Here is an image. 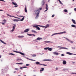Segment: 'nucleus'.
<instances>
[{
  "label": "nucleus",
  "mask_w": 76,
  "mask_h": 76,
  "mask_svg": "<svg viewBox=\"0 0 76 76\" xmlns=\"http://www.w3.org/2000/svg\"><path fill=\"white\" fill-rule=\"evenodd\" d=\"M40 11L39 10H36L34 11V12H35L36 13L37 15L35 18V19H37L39 17V14L40 13Z\"/></svg>",
  "instance_id": "f257e3e1"
},
{
  "label": "nucleus",
  "mask_w": 76,
  "mask_h": 76,
  "mask_svg": "<svg viewBox=\"0 0 76 76\" xmlns=\"http://www.w3.org/2000/svg\"><path fill=\"white\" fill-rule=\"evenodd\" d=\"M37 25H36L35 26H33V27L36 28L37 29H38V30L40 31L41 30V29L39 28V27H38Z\"/></svg>",
  "instance_id": "f03ea898"
},
{
  "label": "nucleus",
  "mask_w": 76,
  "mask_h": 76,
  "mask_svg": "<svg viewBox=\"0 0 76 76\" xmlns=\"http://www.w3.org/2000/svg\"><path fill=\"white\" fill-rule=\"evenodd\" d=\"M13 52H15V53H19L21 55L23 56H25V55L24 53H21V52H18V51H14V50H13L12 51Z\"/></svg>",
  "instance_id": "7ed1b4c3"
},
{
  "label": "nucleus",
  "mask_w": 76,
  "mask_h": 76,
  "mask_svg": "<svg viewBox=\"0 0 76 76\" xmlns=\"http://www.w3.org/2000/svg\"><path fill=\"white\" fill-rule=\"evenodd\" d=\"M25 19V17H24V16H23V17L22 18V19H21V20H16V19H14L13 20V21H23Z\"/></svg>",
  "instance_id": "20e7f679"
},
{
  "label": "nucleus",
  "mask_w": 76,
  "mask_h": 76,
  "mask_svg": "<svg viewBox=\"0 0 76 76\" xmlns=\"http://www.w3.org/2000/svg\"><path fill=\"white\" fill-rule=\"evenodd\" d=\"M13 25L14 26H12V30L11 31V32H13V31H14L15 30V27H16V25H15V24H13Z\"/></svg>",
  "instance_id": "39448f33"
},
{
  "label": "nucleus",
  "mask_w": 76,
  "mask_h": 76,
  "mask_svg": "<svg viewBox=\"0 0 76 76\" xmlns=\"http://www.w3.org/2000/svg\"><path fill=\"white\" fill-rule=\"evenodd\" d=\"M12 4L14 5V7H16L18 6V5H17V4H16V3H15V2H12Z\"/></svg>",
  "instance_id": "423d86ee"
},
{
  "label": "nucleus",
  "mask_w": 76,
  "mask_h": 76,
  "mask_svg": "<svg viewBox=\"0 0 76 76\" xmlns=\"http://www.w3.org/2000/svg\"><path fill=\"white\" fill-rule=\"evenodd\" d=\"M48 4H46V7H45V9L46 10H45V12H46L48 10Z\"/></svg>",
  "instance_id": "0eeeda50"
},
{
  "label": "nucleus",
  "mask_w": 76,
  "mask_h": 76,
  "mask_svg": "<svg viewBox=\"0 0 76 76\" xmlns=\"http://www.w3.org/2000/svg\"><path fill=\"white\" fill-rule=\"evenodd\" d=\"M45 4V2L44 1H42V2L41 3V5L42 6H43Z\"/></svg>",
  "instance_id": "6e6552de"
},
{
  "label": "nucleus",
  "mask_w": 76,
  "mask_h": 76,
  "mask_svg": "<svg viewBox=\"0 0 76 76\" xmlns=\"http://www.w3.org/2000/svg\"><path fill=\"white\" fill-rule=\"evenodd\" d=\"M27 7L26 5L25 6V12H27Z\"/></svg>",
  "instance_id": "1a4fd4ad"
},
{
  "label": "nucleus",
  "mask_w": 76,
  "mask_h": 76,
  "mask_svg": "<svg viewBox=\"0 0 76 76\" xmlns=\"http://www.w3.org/2000/svg\"><path fill=\"white\" fill-rule=\"evenodd\" d=\"M29 30L28 29H26L25 31H24V32H27L29 31Z\"/></svg>",
  "instance_id": "9d476101"
},
{
  "label": "nucleus",
  "mask_w": 76,
  "mask_h": 76,
  "mask_svg": "<svg viewBox=\"0 0 76 76\" xmlns=\"http://www.w3.org/2000/svg\"><path fill=\"white\" fill-rule=\"evenodd\" d=\"M72 21L74 24H76V21H75V20H74L73 19H72Z\"/></svg>",
  "instance_id": "9b49d317"
},
{
  "label": "nucleus",
  "mask_w": 76,
  "mask_h": 76,
  "mask_svg": "<svg viewBox=\"0 0 76 76\" xmlns=\"http://www.w3.org/2000/svg\"><path fill=\"white\" fill-rule=\"evenodd\" d=\"M46 26H45V28H46L49 27L50 25L48 24L47 25H46Z\"/></svg>",
  "instance_id": "f8f14e48"
},
{
  "label": "nucleus",
  "mask_w": 76,
  "mask_h": 76,
  "mask_svg": "<svg viewBox=\"0 0 76 76\" xmlns=\"http://www.w3.org/2000/svg\"><path fill=\"white\" fill-rule=\"evenodd\" d=\"M66 63L67 62H66V61H63V64L64 65L66 64Z\"/></svg>",
  "instance_id": "ddd939ff"
},
{
  "label": "nucleus",
  "mask_w": 76,
  "mask_h": 76,
  "mask_svg": "<svg viewBox=\"0 0 76 76\" xmlns=\"http://www.w3.org/2000/svg\"><path fill=\"white\" fill-rule=\"evenodd\" d=\"M53 53L56 55H58V53H56V52H54Z\"/></svg>",
  "instance_id": "4468645a"
},
{
  "label": "nucleus",
  "mask_w": 76,
  "mask_h": 76,
  "mask_svg": "<svg viewBox=\"0 0 76 76\" xmlns=\"http://www.w3.org/2000/svg\"><path fill=\"white\" fill-rule=\"evenodd\" d=\"M0 42H2V43H3L4 44L6 45V43H5L4 41H2L0 39Z\"/></svg>",
  "instance_id": "2eb2a0df"
},
{
  "label": "nucleus",
  "mask_w": 76,
  "mask_h": 76,
  "mask_svg": "<svg viewBox=\"0 0 76 76\" xmlns=\"http://www.w3.org/2000/svg\"><path fill=\"white\" fill-rule=\"evenodd\" d=\"M44 70V68H42L41 69V70L40 71V72L43 71Z\"/></svg>",
  "instance_id": "dca6fc26"
},
{
  "label": "nucleus",
  "mask_w": 76,
  "mask_h": 76,
  "mask_svg": "<svg viewBox=\"0 0 76 76\" xmlns=\"http://www.w3.org/2000/svg\"><path fill=\"white\" fill-rule=\"evenodd\" d=\"M38 26L40 27H41L42 28H45V26H40V25H37Z\"/></svg>",
  "instance_id": "f3484780"
},
{
  "label": "nucleus",
  "mask_w": 76,
  "mask_h": 76,
  "mask_svg": "<svg viewBox=\"0 0 76 76\" xmlns=\"http://www.w3.org/2000/svg\"><path fill=\"white\" fill-rule=\"evenodd\" d=\"M66 54H68L69 55H72V53H71L69 52H67L66 53Z\"/></svg>",
  "instance_id": "a211bd4d"
},
{
  "label": "nucleus",
  "mask_w": 76,
  "mask_h": 76,
  "mask_svg": "<svg viewBox=\"0 0 76 76\" xmlns=\"http://www.w3.org/2000/svg\"><path fill=\"white\" fill-rule=\"evenodd\" d=\"M3 22H4V23H6L7 22V20H5V19L3 20V21H2V22H3Z\"/></svg>",
  "instance_id": "6ab92c4d"
},
{
  "label": "nucleus",
  "mask_w": 76,
  "mask_h": 76,
  "mask_svg": "<svg viewBox=\"0 0 76 76\" xmlns=\"http://www.w3.org/2000/svg\"><path fill=\"white\" fill-rule=\"evenodd\" d=\"M35 64H37V65H38V64H40V63L39 62H35Z\"/></svg>",
  "instance_id": "aec40b11"
},
{
  "label": "nucleus",
  "mask_w": 76,
  "mask_h": 76,
  "mask_svg": "<svg viewBox=\"0 0 76 76\" xmlns=\"http://www.w3.org/2000/svg\"><path fill=\"white\" fill-rule=\"evenodd\" d=\"M31 32H34V33H36V34L37 33V32L36 31H34L32 30L31 31Z\"/></svg>",
  "instance_id": "412c9836"
},
{
  "label": "nucleus",
  "mask_w": 76,
  "mask_h": 76,
  "mask_svg": "<svg viewBox=\"0 0 76 76\" xmlns=\"http://www.w3.org/2000/svg\"><path fill=\"white\" fill-rule=\"evenodd\" d=\"M60 48V49H68L67 48H63V47H62V48Z\"/></svg>",
  "instance_id": "4be33fe9"
},
{
  "label": "nucleus",
  "mask_w": 76,
  "mask_h": 76,
  "mask_svg": "<svg viewBox=\"0 0 76 76\" xmlns=\"http://www.w3.org/2000/svg\"><path fill=\"white\" fill-rule=\"evenodd\" d=\"M66 33V31H64L61 33H59V34H63V33Z\"/></svg>",
  "instance_id": "5701e85b"
},
{
  "label": "nucleus",
  "mask_w": 76,
  "mask_h": 76,
  "mask_svg": "<svg viewBox=\"0 0 76 76\" xmlns=\"http://www.w3.org/2000/svg\"><path fill=\"white\" fill-rule=\"evenodd\" d=\"M24 37V36H18V38H23Z\"/></svg>",
  "instance_id": "b1692460"
},
{
  "label": "nucleus",
  "mask_w": 76,
  "mask_h": 76,
  "mask_svg": "<svg viewBox=\"0 0 76 76\" xmlns=\"http://www.w3.org/2000/svg\"><path fill=\"white\" fill-rule=\"evenodd\" d=\"M42 39V38H40L39 37H38V38H37V40H40L41 39Z\"/></svg>",
  "instance_id": "393cba45"
},
{
  "label": "nucleus",
  "mask_w": 76,
  "mask_h": 76,
  "mask_svg": "<svg viewBox=\"0 0 76 76\" xmlns=\"http://www.w3.org/2000/svg\"><path fill=\"white\" fill-rule=\"evenodd\" d=\"M7 15H8L9 16H10V17H13V16H12V15H10V14H7Z\"/></svg>",
  "instance_id": "a878e982"
},
{
  "label": "nucleus",
  "mask_w": 76,
  "mask_h": 76,
  "mask_svg": "<svg viewBox=\"0 0 76 76\" xmlns=\"http://www.w3.org/2000/svg\"><path fill=\"white\" fill-rule=\"evenodd\" d=\"M16 64H20V65H22L23 64V63H16Z\"/></svg>",
  "instance_id": "bb28decb"
},
{
  "label": "nucleus",
  "mask_w": 76,
  "mask_h": 76,
  "mask_svg": "<svg viewBox=\"0 0 76 76\" xmlns=\"http://www.w3.org/2000/svg\"><path fill=\"white\" fill-rule=\"evenodd\" d=\"M59 33H55V34H53L52 35V36H53V35H55L56 34H59Z\"/></svg>",
  "instance_id": "cd10ccee"
},
{
  "label": "nucleus",
  "mask_w": 76,
  "mask_h": 76,
  "mask_svg": "<svg viewBox=\"0 0 76 76\" xmlns=\"http://www.w3.org/2000/svg\"><path fill=\"white\" fill-rule=\"evenodd\" d=\"M48 50H50V51H51L52 50V48H49Z\"/></svg>",
  "instance_id": "c85d7f7f"
},
{
  "label": "nucleus",
  "mask_w": 76,
  "mask_h": 76,
  "mask_svg": "<svg viewBox=\"0 0 76 76\" xmlns=\"http://www.w3.org/2000/svg\"><path fill=\"white\" fill-rule=\"evenodd\" d=\"M9 55H13V56H15V54H14L12 53H9Z\"/></svg>",
  "instance_id": "c756f323"
},
{
  "label": "nucleus",
  "mask_w": 76,
  "mask_h": 76,
  "mask_svg": "<svg viewBox=\"0 0 76 76\" xmlns=\"http://www.w3.org/2000/svg\"><path fill=\"white\" fill-rule=\"evenodd\" d=\"M71 26L72 27L75 28V25H71Z\"/></svg>",
  "instance_id": "7c9ffc66"
},
{
  "label": "nucleus",
  "mask_w": 76,
  "mask_h": 76,
  "mask_svg": "<svg viewBox=\"0 0 76 76\" xmlns=\"http://www.w3.org/2000/svg\"><path fill=\"white\" fill-rule=\"evenodd\" d=\"M49 48H44V50H47Z\"/></svg>",
  "instance_id": "2f4dec72"
},
{
  "label": "nucleus",
  "mask_w": 76,
  "mask_h": 76,
  "mask_svg": "<svg viewBox=\"0 0 76 76\" xmlns=\"http://www.w3.org/2000/svg\"><path fill=\"white\" fill-rule=\"evenodd\" d=\"M64 12H67L68 11H67V10H64Z\"/></svg>",
  "instance_id": "473e14b6"
},
{
  "label": "nucleus",
  "mask_w": 76,
  "mask_h": 76,
  "mask_svg": "<svg viewBox=\"0 0 76 76\" xmlns=\"http://www.w3.org/2000/svg\"><path fill=\"white\" fill-rule=\"evenodd\" d=\"M32 56L34 57H35L36 56V55L35 54H34L33 55H32Z\"/></svg>",
  "instance_id": "72a5a7b5"
},
{
  "label": "nucleus",
  "mask_w": 76,
  "mask_h": 76,
  "mask_svg": "<svg viewBox=\"0 0 76 76\" xmlns=\"http://www.w3.org/2000/svg\"><path fill=\"white\" fill-rule=\"evenodd\" d=\"M21 60V59H18L17 60V61H20Z\"/></svg>",
  "instance_id": "f704fd0d"
},
{
  "label": "nucleus",
  "mask_w": 76,
  "mask_h": 76,
  "mask_svg": "<svg viewBox=\"0 0 76 76\" xmlns=\"http://www.w3.org/2000/svg\"><path fill=\"white\" fill-rule=\"evenodd\" d=\"M27 34L29 36H31L32 35V34Z\"/></svg>",
  "instance_id": "c9c22d12"
},
{
  "label": "nucleus",
  "mask_w": 76,
  "mask_h": 76,
  "mask_svg": "<svg viewBox=\"0 0 76 76\" xmlns=\"http://www.w3.org/2000/svg\"><path fill=\"white\" fill-rule=\"evenodd\" d=\"M65 39H66L68 41H70V40L69 39H68L67 38H65Z\"/></svg>",
  "instance_id": "e433bc0d"
},
{
  "label": "nucleus",
  "mask_w": 76,
  "mask_h": 76,
  "mask_svg": "<svg viewBox=\"0 0 76 76\" xmlns=\"http://www.w3.org/2000/svg\"><path fill=\"white\" fill-rule=\"evenodd\" d=\"M39 65H43V66H46V65H45V64H40Z\"/></svg>",
  "instance_id": "4c0bfd02"
},
{
  "label": "nucleus",
  "mask_w": 76,
  "mask_h": 76,
  "mask_svg": "<svg viewBox=\"0 0 76 76\" xmlns=\"http://www.w3.org/2000/svg\"><path fill=\"white\" fill-rule=\"evenodd\" d=\"M54 16H55V15L54 14H53V15H52V18H54Z\"/></svg>",
  "instance_id": "58836bf2"
},
{
  "label": "nucleus",
  "mask_w": 76,
  "mask_h": 76,
  "mask_svg": "<svg viewBox=\"0 0 76 76\" xmlns=\"http://www.w3.org/2000/svg\"><path fill=\"white\" fill-rule=\"evenodd\" d=\"M15 69V70H18V69L17 68H16Z\"/></svg>",
  "instance_id": "ea45409f"
},
{
  "label": "nucleus",
  "mask_w": 76,
  "mask_h": 76,
  "mask_svg": "<svg viewBox=\"0 0 76 76\" xmlns=\"http://www.w3.org/2000/svg\"><path fill=\"white\" fill-rule=\"evenodd\" d=\"M49 61V60H43V61Z\"/></svg>",
  "instance_id": "a19ab883"
},
{
  "label": "nucleus",
  "mask_w": 76,
  "mask_h": 76,
  "mask_svg": "<svg viewBox=\"0 0 76 76\" xmlns=\"http://www.w3.org/2000/svg\"><path fill=\"white\" fill-rule=\"evenodd\" d=\"M0 1H4L5 2V1L4 0H0Z\"/></svg>",
  "instance_id": "79ce46f5"
},
{
  "label": "nucleus",
  "mask_w": 76,
  "mask_h": 76,
  "mask_svg": "<svg viewBox=\"0 0 76 76\" xmlns=\"http://www.w3.org/2000/svg\"><path fill=\"white\" fill-rule=\"evenodd\" d=\"M29 60L32 61H35V60H32V59H29Z\"/></svg>",
  "instance_id": "37998d69"
},
{
  "label": "nucleus",
  "mask_w": 76,
  "mask_h": 76,
  "mask_svg": "<svg viewBox=\"0 0 76 76\" xmlns=\"http://www.w3.org/2000/svg\"><path fill=\"white\" fill-rule=\"evenodd\" d=\"M2 23V25H4L5 24V23Z\"/></svg>",
  "instance_id": "c03bdc74"
},
{
  "label": "nucleus",
  "mask_w": 76,
  "mask_h": 76,
  "mask_svg": "<svg viewBox=\"0 0 76 76\" xmlns=\"http://www.w3.org/2000/svg\"><path fill=\"white\" fill-rule=\"evenodd\" d=\"M47 42V43H50L51 42H50V41H47V42Z\"/></svg>",
  "instance_id": "a18cd8bd"
},
{
  "label": "nucleus",
  "mask_w": 76,
  "mask_h": 76,
  "mask_svg": "<svg viewBox=\"0 0 76 76\" xmlns=\"http://www.w3.org/2000/svg\"><path fill=\"white\" fill-rule=\"evenodd\" d=\"M69 42H70L71 43H73V42L71 41H70H70H69Z\"/></svg>",
  "instance_id": "49530a36"
},
{
  "label": "nucleus",
  "mask_w": 76,
  "mask_h": 76,
  "mask_svg": "<svg viewBox=\"0 0 76 76\" xmlns=\"http://www.w3.org/2000/svg\"><path fill=\"white\" fill-rule=\"evenodd\" d=\"M71 74H76V73H72Z\"/></svg>",
  "instance_id": "de8ad7c7"
},
{
  "label": "nucleus",
  "mask_w": 76,
  "mask_h": 76,
  "mask_svg": "<svg viewBox=\"0 0 76 76\" xmlns=\"http://www.w3.org/2000/svg\"><path fill=\"white\" fill-rule=\"evenodd\" d=\"M61 56H64V54H61Z\"/></svg>",
  "instance_id": "09e8293b"
},
{
  "label": "nucleus",
  "mask_w": 76,
  "mask_h": 76,
  "mask_svg": "<svg viewBox=\"0 0 76 76\" xmlns=\"http://www.w3.org/2000/svg\"><path fill=\"white\" fill-rule=\"evenodd\" d=\"M39 10H42V8H40L39 9Z\"/></svg>",
  "instance_id": "8fccbe9b"
},
{
  "label": "nucleus",
  "mask_w": 76,
  "mask_h": 76,
  "mask_svg": "<svg viewBox=\"0 0 76 76\" xmlns=\"http://www.w3.org/2000/svg\"><path fill=\"white\" fill-rule=\"evenodd\" d=\"M26 66H28L29 65V64H26Z\"/></svg>",
  "instance_id": "3c124183"
},
{
  "label": "nucleus",
  "mask_w": 76,
  "mask_h": 76,
  "mask_svg": "<svg viewBox=\"0 0 76 76\" xmlns=\"http://www.w3.org/2000/svg\"><path fill=\"white\" fill-rule=\"evenodd\" d=\"M19 16V17H23V16H22V15H20Z\"/></svg>",
  "instance_id": "603ef678"
},
{
  "label": "nucleus",
  "mask_w": 76,
  "mask_h": 76,
  "mask_svg": "<svg viewBox=\"0 0 76 76\" xmlns=\"http://www.w3.org/2000/svg\"><path fill=\"white\" fill-rule=\"evenodd\" d=\"M74 10L75 11H76V8H74Z\"/></svg>",
  "instance_id": "864d4df0"
},
{
  "label": "nucleus",
  "mask_w": 76,
  "mask_h": 76,
  "mask_svg": "<svg viewBox=\"0 0 76 76\" xmlns=\"http://www.w3.org/2000/svg\"><path fill=\"white\" fill-rule=\"evenodd\" d=\"M23 67H20V69H23Z\"/></svg>",
  "instance_id": "5fc2aeb1"
},
{
  "label": "nucleus",
  "mask_w": 76,
  "mask_h": 76,
  "mask_svg": "<svg viewBox=\"0 0 76 76\" xmlns=\"http://www.w3.org/2000/svg\"><path fill=\"white\" fill-rule=\"evenodd\" d=\"M27 68V67H26V66L23 67V68Z\"/></svg>",
  "instance_id": "6e6d98bb"
},
{
  "label": "nucleus",
  "mask_w": 76,
  "mask_h": 76,
  "mask_svg": "<svg viewBox=\"0 0 76 76\" xmlns=\"http://www.w3.org/2000/svg\"><path fill=\"white\" fill-rule=\"evenodd\" d=\"M56 70H57L58 69V68H57V67L56 69Z\"/></svg>",
  "instance_id": "4d7b16f0"
},
{
  "label": "nucleus",
  "mask_w": 76,
  "mask_h": 76,
  "mask_svg": "<svg viewBox=\"0 0 76 76\" xmlns=\"http://www.w3.org/2000/svg\"><path fill=\"white\" fill-rule=\"evenodd\" d=\"M13 17H14V18H17V17H14V16H13Z\"/></svg>",
  "instance_id": "13d9d810"
},
{
  "label": "nucleus",
  "mask_w": 76,
  "mask_h": 76,
  "mask_svg": "<svg viewBox=\"0 0 76 76\" xmlns=\"http://www.w3.org/2000/svg\"><path fill=\"white\" fill-rule=\"evenodd\" d=\"M33 35L34 37H35V35L34 34H33V35Z\"/></svg>",
  "instance_id": "bf43d9fd"
},
{
  "label": "nucleus",
  "mask_w": 76,
  "mask_h": 76,
  "mask_svg": "<svg viewBox=\"0 0 76 76\" xmlns=\"http://www.w3.org/2000/svg\"><path fill=\"white\" fill-rule=\"evenodd\" d=\"M0 11H3V10H0Z\"/></svg>",
  "instance_id": "052dcab7"
},
{
  "label": "nucleus",
  "mask_w": 76,
  "mask_h": 76,
  "mask_svg": "<svg viewBox=\"0 0 76 76\" xmlns=\"http://www.w3.org/2000/svg\"><path fill=\"white\" fill-rule=\"evenodd\" d=\"M1 56L0 55V58H1Z\"/></svg>",
  "instance_id": "680f3d73"
},
{
  "label": "nucleus",
  "mask_w": 76,
  "mask_h": 76,
  "mask_svg": "<svg viewBox=\"0 0 76 76\" xmlns=\"http://www.w3.org/2000/svg\"><path fill=\"white\" fill-rule=\"evenodd\" d=\"M17 19H20V18H18V17H17Z\"/></svg>",
  "instance_id": "e2e57ef3"
},
{
  "label": "nucleus",
  "mask_w": 76,
  "mask_h": 76,
  "mask_svg": "<svg viewBox=\"0 0 76 76\" xmlns=\"http://www.w3.org/2000/svg\"><path fill=\"white\" fill-rule=\"evenodd\" d=\"M69 15H71V13H69Z\"/></svg>",
  "instance_id": "0e129e2a"
},
{
  "label": "nucleus",
  "mask_w": 76,
  "mask_h": 76,
  "mask_svg": "<svg viewBox=\"0 0 76 76\" xmlns=\"http://www.w3.org/2000/svg\"><path fill=\"white\" fill-rule=\"evenodd\" d=\"M13 72L14 73H15V72Z\"/></svg>",
  "instance_id": "69168bd1"
},
{
  "label": "nucleus",
  "mask_w": 76,
  "mask_h": 76,
  "mask_svg": "<svg viewBox=\"0 0 76 76\" xmlns=\"http://www.w3.org/2000/svg\"><path fill=\"white\" fill-rule=\"evenodd\" d=\"M74 28H76V26H75V27Z\"/></svg>",
  "instance_id": "338daca9"
},
{
  "label": "nucleus",
  "mask_w": 76,
  "mask_h": 76,
  "mask_svg": "<svg viewBox=\"0 0 76 76\" xmlns=\"http://www.w3.org/2000/svg\"><path fill=\"white\" fill-rule=\"evenodd\" d=\"M74 55H76V54H75Z\"/></svg>",
  "instance_id": "774afa93"
}]
</instances>
